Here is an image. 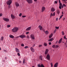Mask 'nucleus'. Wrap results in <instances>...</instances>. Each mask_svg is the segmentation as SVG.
Segmentation results:
<instances>
[{"mask_svg": "<svg viewBox=\"0 0 67 67\" xmlns=\"http://www.w3.org/2000/svg\"><path fill=\"white\" fill-rule=\"evenodd\" d=\"M17 55H18L19 56H20V53H18L17 54Z\"/></svg>", "mask_w": 67, "mask_h": 67, "instance_id": "e433bc0d", "label": "nucleus"}, {"mask_svg": "<svg viewBox=\"0 0 67 67\" xmlns=\"http://www.w3.org/2000/svg\"><path fill=\"white\" fill-rule=\"evenodd\" d=\"M62 1H63V2L65 3H66V1H67V0H62Z\"/></svg>", "mask_w": 67, "mask_h": 67, "instance_id": "b1692460", "label": "nucleus"}, {"mask_svg": "<svg viewBox=\"0 0 67 67\" xmlns=\"http://www.w3.org/2000/svg\"><path fill=\"white\" fill-rule=\"evenodd\" d=\"M22 17H23V18H25V17H26V16L25 15V16H22Z\"/></svg>", "mask_w": 67, "mask_h": 67, "instance_id": "a18cd8bd", "label": "nucleus"}, {"mask_svg": "<svg viewBox=\"0 0 67 67\" xmlns=\"http://www.w3.org/2000/svg\"><path fill=\"white\" fill-rule=\"evenodd\" d=\"M21 15H22V13H20L19 14V16H21Z\"/></svg>", "mask_w": 67, "mask_h": 67, "instance_id": "c9c22d12", "label": "nucleus"}, {"mask_svg": "<svg viewBox=\"0 0 67 67\" xmlns=\"http://www.w3.org/2000/svg\"><path fill=\"white\" fill-rule=\"evenodd\" d=\"M59 9H62V6H59Z\"/></svg>", "mask_w": 67, "mask_h": 67, "instance_id": "4c0bfd02", "label": "nucleus"}, {"mask_svg": "<svg viewBox=\"0 0 67 67\" xmlns=\"http://www.w3.org/2000/svg\"><path fill=\"white\" fill-rule=\"evenodd\" d=\"M29 32H26V34H29Z\"/></svg>", "mask_w": 67, "mask_h": 67, "instance_id": "603ef678", "label": "nucleus"}, {"mask_svg": "<svg viewBox=\"0 0 67 67\" xmlns=\"http://www.w3.org/2000/svg\"><path fill=\"white\" fill-rule=\"evenodd\" d=\"M32 39L33 40H34L35 39V38L34 37V36L33 35L31 34L30 35Z\"/></svg>", "mask_w": 67, "mask_h": 67, "instance_id": "0eeeda50", "label": "nucleus"}, {"mask_svg": "<svg viewBox=\"0 0 67 67\" xmlns=\"http://www.w3.org/2000/svg\"><path fill=\"white\" fill-rule=\"evenodd\" d=\"M38 67H45L43 64H41V65L40 64H38Z\"/></svg>", "mask_w": 67, "mask_h": 67, "instance_id": "6e6552de", "label": "nucleus"}, {"mask_svg": "<svg viewBox=\"0 0 67 67\" xmlns=\"http://www.w3.org/2000/svg\"><path fill=\"white\" fill-rule=\"evenodd\" d=\"M3 19L5 21H6V22H9V19L8 18H3Z\"/></svg>", "mask_w": 67, "mask_h": 67, "instance_id": "39448f33", "label": "nucleus"}, {"mask_svg": "<svg viewBox=\"0 0 67 67\" xmlns=\"http://www.w3.org/2000/svg\"><path fill=\"white\" fill-rule=\"evenodd\" d=\"M26 37H27V38H28V39H29V35H27Z\"/></svg>", "mask_w": 67, "mask_h": 67, "instance_id": "58836bf2", "label": "nucleus"}, {"mask_svg": "<svg viewBox=\"0 0 67 67\" xmlns=\"http://www.w3.org/2000/svg\"><path fill=\"white\" fill-rule=\"evenodd\" d=\"M58 66V63H56L54 65V67H57Z\"/></svg>", "mask_w": 67, "mask_h": 67, "instance_id": "ddd939ff", "label": "nucleus"}, {"mask_svg": "<svg viewBox=\"0 0 67 67\" xmlns=\"http://www.w3.org/2000/svg\"><path fill=\"white\" fill-rule=\"evenodd\" d=\"M45 9V8L44 7H43L42 8V12H43V11H44Z\"/></svg>", "mask_w": 67, "mask_h": 67, "instance_id": "f8f14e48", "label": "nucleus"}, {"mask_svg": "<svg viewBox=\"0 0 67 67\" xmlns=\"http://www.w3.org/2000/svg\"><path fill=\"white\" fill-rule=\"evenodd\" d=\"M43 45H44V46H47V43H44L43 44Z\"/></svg>", "mask_w": 67, "mask_h": 67, "instance_id": "393cba45", "label": "nucleus"}, {"mask_svg": "<svg viewBox=\"0 0 67 67\" xmlns=\"http://www.w3.org/2000/svg\"><path fill=\"white\" fill-rule=\"evenodd\" d=\"M56 30H54V33H55V32H56Z\"/></svg>", "mask_w": 67, "mask_h": 67, "instance_id": "4d7b16f0", "label": "nucleus"}, {"mask_svg": "<svg viewBox=\"0 0 67 67\" xmlns=\"http://www.w3.org/2000/svg\"><path fill=\"white\" fill-rule=\"evenodd\" d=\"M19 63H22V62L21 61H19Z\"/></svg>", "mask_w": 67, "mask_h": 67, "instance_id": "6e6d98bb", "label": "nucleus"}, {"mask_svg": "<svg viewBox=\"0 0 67 67\" xmlns=\"http://www.w3.org/2000/svg\"><path fill=\"white\" fill-rule=\"evenodd\" d=\"M24 34H23L22 35H20L19 36L21 38H25L26 37V36Z\"/></svg>", "mask_w": 67, "mask_h": 67, "instance_id": "f03ea898", "label": "nucleus"}, {"mask_svg": "<svg viewBox=\"0 0 67 67\" xmlns=\"http://www.w3.org/2000/svg\"><path fill=\"white\" fill-rule=\"evenodd\" d=\"M62 8H64V6L62 5V6H61Z\"/></svg>", "mask_w": 67, "mask_h": 67, "instance_id": "bf43d9fd", "label": "nucleus"}, {"mask_svg": "<svg viewBox=\"0 0 67 67\" xmlns=\"http://www.w3.org/2000/svg\"><path fill=\"white\" fill-rule=\"evenodd\" d=\"M52 36H53V34H51L49 36V38H51L52 37Z\"/></svg>", "mask_w": 67, "mask_h": 67, "instance_id": "aec40b11", "label": "nucleus"}, {"mask_svg": "<svg viewBox=\"0 0 67 67\" xmlns=\"http://www.w3.org/2000/svg\"><path fill=\"white\" fill-rule=\"evenodd\" d=\"M31 27H29L27 29H26V31H30V30H31Z\"/></svg>", "mask_w": 67, "mask_h": 67, "instance_id": "2eb2a0df", "label": "nucleus"}, {"mask_svg": "<svg viewBox=\"0 0 67 67\" xmlns=\"http://www.w3.org/2000/svg\"><path fill=\"white\" fill-rule=\"evenodd\" d=\"M52 16H53V14L52 13H51L50 14V17L51 18L52 17Z\"/></svg>", "mask_w": 67, "mask_h": 67, "instance_id": "c756f323", "label": "nucleus"}, {"mask_svg": "<svg viewBox=\"0 0 67 67\" xmlns=\"http://www.w3.org/2000/svg\"><path fill=\"white\" fill-rule=\"evenodd\" d=\"M63 5L64 6V7H66V5L65 4H63Z\"/></svg>", "mask_w": 67, "mask_h": 67, "instance_id": "79ce46f5", "label": "nucleus"}, {"mask_svg": "<svg viewBox=\"0 0 67 67\" xmlns=\"http://www.w3.org/2000/svg\"><path fill=\"white\" fill-rule=\"evenodd\" d=\"M2 16V14H0V16Z\"/></svg>", "mask_w": 67, "mask_h": 67, "instance_id": "a19ab883", "label": "nucleus"}, {"mask_svg": "<svg viewBox=\"0 0 67 67\" xmlns=\"http://www.w3.org/2000/svg\"><path fill=\"white\" fill-rule=\"evenodd\" d=\"M27 1L29 3H32V0H27Z\"/></svg>", "mask_w": 67, "mask_h": 67, "instance_id": "423d86ee", "label": "nucleus"}, {"mask_svg": "<svg viewBox=\"0 0 67 67\" xmlns=\"http://www.w3.org/2000/svg\"><path fill=\"white\" fill-rule=\"evenodd\" d=\"M56 48H57V47H59V46H58L57 45L56 46Z\"/></svg>", "mask_w": 67, "mask_h": 67, "instance_id": "8fccbe9b", "label": "nucleus"}, {"mask_svg": "<svg viewBox=\"0 0 67 67\" xmlns=\"http://www.w3.org/2000/svg\"><path fill=\"white\" fill-rule=\"evenodd\" d=\"M30 49L31 51L32 52H34V48H33V47H31L30 48Z\"/></svg>", "mask_w": 67, "mask_h": 67, "instance_id": "1a4fd4ad", "label": "nucleus"}, {"mask_svg": "<svg viewBox=\"0 0 67 67\" xmlns=\"http://www.w3.org/2000/svg\"><path fill=\"white\" fill-rule=\"evenodd\" d=\"M56 20L57 21H58V18H56Z\"/></svg>", "mask_w": 67, "mask_h": 67, "instance_id": "680f3d73", "label": "nucleus"}, {"mask_svg": "<svg viewBox=\"0 0 67 67\" xmlns=\"http://www.w3.org/2000/svg\"><path fill=\"white\" fill-rule=\"evenodd\" d=\"M57 13H58V14H59V13H60V12L59 11V10H57Z\"/></svg>", "mask_w": 67, "mask_h": 67, "instance_id": "c85d7f7f", "label": "nucleus"}, {"mask_svg": "<svg viewBox=\"0 0 67 67\" xmlns=\"http://www.w3.org/2000/svg\"><path fill=\"white\" fill-rule=\"evenodd\" d=\"M25 63V59H24L23 61V64H24Z\"/></svg>", "mask_w": 67, "mask_h": 67, "instance_id": "cd10ccee", "label": "nucleus"}, {"mask_svg": "<svg viewBox=\"0 0 67 67\" xmlns=\"http://www.w3.org/2000/svg\"><path fill=\"white\" fill-rule=\"evenodd\" d=\"M20 37L19 36H18L16 37V38H18V37Z\"/></svg>", "mask_w": 67, "mask_h": 67, "instance_id": "338daca9", "label": "nucleus"}, {"mask_svg": "<svg viewBox=\"0 0 67 67\" xmlns=\"http://www.w3.org/2000/svg\"><path fill=\"white\" fill-rule=\"evenodd\" d=\"M34 1H37V0H34Z\"/></svg>", "mask_w": 67, "mask_h": 67, "instance_id": "774afa93", "label": "nucleus"}, {"mask_svg": "<svg viewBox=\"0 0 67 67\" xmlns=\"http://www.w3.org/2000/svg\"><path fill=\"white\" fill-rule=\"evenodd\" d=\"M46 58L48 60H50V55L49 54H47V55Z\"/></svg>", "mask_w": 67, "mask_h": 67, "instance_id": "20e7f679", "label": "nucleus"}, {"mask_svg": "<svg viewBox=\"0 0 67 67\" xmlns=\"http://www.w3.org/2000/svg\"><path fill=\"white\" fill-rule=\"evenodd\" d=\"M11 2H12V1L11 0H9L7 2V4L8 5H10V4H11Z\"/></svg>", "mask_w": 67, "mask_h": 67, "instance_id": "7ed1b4c3", "label": "nucleus"}, {"mask_svg": "<svg viewBox=\"0 0 67 67\" xmlns=\"http://www.w3.org/2000/svg\"><path fill=\"white\" fill-rule=\"evenodd\" d=\"M11 17L12 19H14V18H15V16L13 14H11Z\"/></svg>", "mask_w": 67, "mask_h": 67, "instance_id": "9d476101", "label": "nucleus"}, {"mask_svg": "<svg viewBox=\"0 0 67 67\" xmlns=\"http://www.w3.org/2000/svg\"><path fill=\"white\" fill-rule=\"evenodd\" d=\"M15 51L17 53H19V50L17 48H15Z\"/></svg>", "mask_w": 67, "mask_h": 67, "instance_id": "4468645a", "label": "nucleus"}, {"mask_svg": "<svg viewBox=\"0 0 67 67\" xmlns=\"http://www.w3.org/2000/svg\"><path fill=\"white\" fill-rule=\"evenodd\" d=\"M51 67H53V63H51Z\"/></svg>", "mask_w": 67, "mask_h": 67, "instance_id": "473e14b6", "label": "nucleus"}, {"mask_svg": "<svg viewBox=\"0 0 67 67\" xmlns=\"http://www.w3.org/2000/svg\"><path fill=\"white\" fill-rule=\"evenodd\" d=\"M48 49H46L45 51V54L46 55L47 54V53H48Z\"/></svg>", "mask_w": 67, "mask_h": 67, "instance_id": "9b49d317", "label": "nucleus"}, {"mask_svg": "<svg viewBox=\"0 0 67 67\" xmlns=\"http://www.w3.org/2000/svg\"><path fill=\"white\" fill-rule=\"evenodd\" d=\"M38 27L39 28H40V30L41 31L42 30V26H41V25H39V26Z\"/></svg>", "mask_w": 67, "mask_h": 67, "instance_id": "f3484780", "label": "nucleus"}, {"mask_svg": "<svg viewBox=\"0 0 67 67\" xmlns=\"http://www.w3.org/2000/svg\"><path fill=\"white\" fill-rule=\"evenodd\" d=\"M21 46L22 47L24 46V44L22 43L21 44Z\"/></svg>", "mask_w": 67, "mask_h": 67, "instance_id": "7c9ffc66", "label": "nucleus"}, {"mask_svg": "<svg viewBox=\"0 0 67 67\" xmlns=\"http://www.w3.org/2000/svg\"><path fill=\"white\" fill-rule=\"evenodd\" d=\"M7 27H10V25H8Z\"/></svg>", "mask_w": 67, "mask_h": 67, "instance_id": "49530a36", "label": "nucleus"}, {"mask_svg": "<svg viewBox=\"0 0 67 67\" xmlns=\"http://www.w3.org/2000/svg\"><path fill=\"white\" fill-rule=\"evenodd\" d=\"M35 44H34L32 46V47H34L35 46Z\"/></svg>", "mask_w": 67, "mask_h": 67, "instance_id": "052dcab7", "label": "nucleus"}, {"mask_svg": "<svg viewBox=\"0 0 67 67\" xmlns=\"http://www.w3.org/2000/svg\"><path fill=\"white\" fill-rule=\"evenodd\" d=\"M53 16H55V12H54L53 14Z\"/></svg>", "mask_w": 67, "mask_h": 67, "instance_id": "864d4df0", "label": "nucleus"}, {"mask_svg": "<svg viewBox=\"0 0 67 67\" xmlns=\"http://www.w3.org/2000/svg\"><path fill=\"white\" fill-rule=\"evenodd\" d=\"M49 45H51V44H52V43H51V42H49Z\"/></svg>", "mask_w": 67, "mask_h": 67, "instance_id": "3c124183", "label": "nucleus"}, {"mask_svg": "<svg viewBox=\"0 0 67 67\" xmlns=\"http://www.w3.org/2000/svg\"><path fill=\"white\" fill-rule=\"evenodd\" d=\"M24 48L25 49H26V48H29V47L27 46H26Z\"/></svg>", "mask_w": 67, "mask_h": 67, "instance_id": "2f4dec72", "label": "nucleus"}, {"mask_svg": "<svg viewBox=\"0 0 67 67\" xmlns=\"http://www.w3.org/2000/svg\"><path fill=\"white\" fill-rule=\"evenodd\" d=\"M65 18H63V21H64V20H65Z\"/></svg>", "mask_w": 67, "mask_h": 67, "instance_id": "0e129e2a", "label": "nucleus"}, {"mask_svg": "<svg viewBox=\"0 0 67 67\" xmlns=\"http://www.w3.org/2000/svg\"><path fill=\"white\" fill-rule=\"evenodd\" d=\"M5 59H7V58L6 57H5Z\"/></svg>", "mask_w": 67, "mask_h": 67, "instance_id": "69168bd1", "label": "nucleus"}, {"mask_svg": "<svg viewBox=\"0 0 67 67\" xmlns=\"http://www.w3.org/2000/svg\"><path fill=\"white\" fill-rule=\"evenodd\" d=\"M43 57H42V56L41 55L39 57V58L40 59H41V60H42V58Z\"/></svg>", "mask_w": 67, "mask_h": 67, "instance_id": "412c9836", "label": "nucleus"}, {"mask_svg": "<svg viewBox=\"0 0 67 67\" xmlns=\"http://www.w3.org/2000/svg\"><path fill=\"white\" fill-rule=\"evenodd\" d=\"M64 39H66V36H64Z\"/></svg>", "mask_w": 67, "mask_h": 67, "instance_id": "09e8293b", "label": "nucleus"}, {"mask_svg": "<svg viewBox=\"0 0 67 67\" xmlns=\"http://www.w3.org/2000/svg\"><path fill=\"white\" fill-rule=\"evenodd\" d=\"M3 38H4V37H3V36L1 37V40L2 41H3Z\"/></svg>", "mask_w": 67, "mask_h": 67, "instance_id": "bb28decb", "label": "nucleus"}, {"mask_svg": "<svg viewBox=\"0 0 67 67\" xmlns=\"http://www.w3.org/2000/svg\"><path fill=\"white\" fill-rule=\"evenodd\" d=\"M55 4H57V2L56 1H55Z\"/></svg>", "mask_w": 67, "mask_h": 67, "instance_id": "c03bdc74", "label": "nucleus"}, {"mask_svg": "<svg viewBox=\"0 0 67 67\" xmlns=\"http://www.w3.org/2000/svg\"><path fill=\"white\" fill-rule=\"evenodd\" d=\"M63 16V15H62L60 16V18H62Z\"/></svg>", "mask_w": 67, "mask_h": 67, "instance_id": "de8ad7c7", "label": "nucleus"}, {"mask_svg": "<svg viewBox=\"0 0 67 67\" xmlns=\"http://www.w3.org/2000/svg\"><path fill=\"white\" fill-rule=\"evenodd\" d=\"M55 28L56 29H59V27L56 26Z\"/></svg>", "mask_w": 67, "mask_h": 67, "instance_id": "f704fd0d", "label": "nucleus"}, {"mask_svg": "<svg viewBox=\"0 0 67 67\" xmlns=\"http://www.w3.org/2000/svg\"><path fill=\"white\" fill-rule=\"evenodd\" d=\"M10 37L12 38H14V36L12 35H10L9 36Z\"/></svg>", "mask_w": 67, "mask_h": 67, "instance_id": "5701e85b", "label": "nucleus"}, {"mask_svg": "<svg viewBox=\"0 0 67 67\" xmlns=\"http://www.w3.org/2000/svg\"><path fill=\"white\" fill-rule=\"evenodd\" d=\"M16 7H19V6H20V5H19V4L18 3H16Z\"/></svg>", "mask_w": 67, "mask_h": 67, "instance_id": "a211bd4d", "label": "nucleus"}, {"mask_svg": "<svg viewBox=\"0 0 67 67\" xmlns=\"http://www.w3.org/2000/svg\"><path fill=\"white\" fill-rule=\"evenodd\" d=\"M18 30H19L18 28L15 27L12 29V31L13 32L15 33V32H16Z\"/></svg>", "mask_w": 67, "mask_h": 67, "instance_id": "f257e3e1", "label": "nucleus"}, {"mask_svg": "<svg viewBox=\"0 0 67 67\" xmlns=\"http://www.w3.org/2000/svg\"><path fill=\"white\" fill-rule=\"evenodd\" d=\"M55 45H53V46H52V47L53 48H55Z\"/></svg>", "mask_w": 67, "mask_h": 67, "instance_id": "72a5a7b5", "label": "nucleus"}, {"mask_svg": "<svg viewBox=\"0 0 67 67\" xmlns=\"http://www.w3.org/2000/svg\"><path fill=\"white\" fill-rule=\"evenodd\" d=\"M45 34H48V31H46L45 32Z\"/></svg>", "mask_w": 67, "mask_h": 67, "instance_id": "a878e982", "label": "nucleus"}, {"mask_svg": "<svg viewBox=\"0 0 67 67\" xmlns=\"http://www.w3.org/2000/svg\"><path fill=\"white\" fill-rule=\"evenodd\" d=\"M59 3H60V0H59Z\"/></svg>", "mask_w": 67, "mask_h": 67, "instance_id": "13d9d810", "label": "nucleus"}, {"mask_svg": "<svg viewBox=\"0 0 67 67\" xmlns=\"http://www.w3.org/2000/svg\"><path fill=\"white\" fill-rule=\"evenodd\" d=\"M51 11L52 12H54L55 11V9L54 8H52L51 9Z\"/></svg>", "mask_w": 67, "mask_h": 67, "instance_id": "4be33fe9", "label": "nucleus"}, {"mask_svg": "<svg viewBox=\"0 0 67 67\" xmlns=\"http://www.w3.org/2000/svg\"><path fill=\"white\" fill-rule=\"evenodd\" d=\"M62 35H64V32L63 31H62Z\"/></svg>", "mask_w": 67, "mask_h": 67, "instance_id": "ea45409f", "label": "nucleus"}, {"mask_svg": "<svg viewBox=\"0 0 67 67\" xmlns=\"http://www.w3.org/2000/svg\"><path fill=\"white\" fill-rule=\"evenodd\" d=\"M62 38H61L60 40H59L58 42L59 44H60L61 43V42H62Z\"/></svg>", "mask_w": 67, "mask_h": 67, "instance_id": "6ab92c4d", "label": "nucleus"}, {"mask_svg": "<svg viewBox=\"0 0 67 67\" xmlns=\"http://www.w3.org/2000/svg\"><path fill=\"white\" fill-rule=\"evenodd\" d=\"M62 14H64V13H63V12H62Z\"/></svg>", "mask_w": 67, "mask_h": 67, "instance_id": "e2e57ef3", "label": "nucleus"}, {"mask_svg": "<svg viewBox=\"0 0 67 67\" xmlns=\"http://www.w3.org/2000/svg\"><path fill=\"white\" fill-rule=\"evenodd\" d=\"M59 4V6H62V3H60Z\"/></svg>", "mask_w": 67, "mask_h": 67, "instance_id": "37998d69", "label": "nucleus"}, {"mask_svg": "<svg viewBox=\"0 0 67 67\" xmlns=\"http://www.w3.org/2000/svg\"><path fill=\"white\" fill-rule=\"evenodd\" d=\"M53 38H52L51 39H49L48 40V42H52V41H53Z\"/></svg>", "mask_w": 67, "mask_h": 67, "instance_id": "dca6fc26", "label": "nucleus"}, {"mask_svg": "<svg viewBox=\"0 0 67 67\" xmlns=\"http://www.w3.org/2000/svg\"><path fill=\"white\" fill-rule=\"evenodd\" d=\"M41 46H42V45H39V47H41Z\"/></svg>", "mask_w": 67, "mask_h": 67, "instance_id": "5fc2aeb1", "label": "nucleus"}]
</instances>
